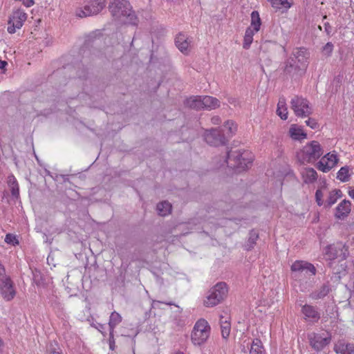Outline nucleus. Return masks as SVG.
Wrapping results in <instances>:
<instances>
[{
    "label": "nucleus",
    "instance_id": "nucleus-33",
    "mask_svg": "<svg viewBox=\"0 0 354 354\" xmlns=\"http://www.w3.org/2000/svg\"><path fill=\"white\" fill-rule=\"evenodd\" d=\"M350 176L348 166L341 167L337 173V178L343 183L348 182L350 180Z\"/></svg>",
    "mask_w": 354,
    "mask_h": 354
},
{
    "label": "nucleus",
    "instance_id": "nucleus-20",
    "mask_svg": "<svg viewBox=\"0 0 354 354\" xmlns=\"http://www.w3.org/2000/svg\"><path fill=\"white\" fill-rule=\"evenodd\" d=\"M203 109L212 110L220 106L219 100L214 97L205 95L202 96Z\"/></svg>",
    "mask_w": 354,
    "mask_h": 354
},
{
    "label": "nucleus",
    "instance_id": "nucleus-7",
    "mask_svg": "<svg viewBox=\"0 0 354 354\" xmlns=\"http://www.w3.org/2000/svg\"><path fill=\"white\" fill-rule=\"evenodd\" d=\"M308 339L311 348L320 352L330 343L331 336L325 333H311L308 334Z\"/></svg>",
    "mask_w": 354,
    "mask_h": 354
},
{
    "label": "nucleus",
    "instance_id": "nucleus-46",
    "mask_svg": "<svg viewBox=\"0 0 354 354\" xmlns=\"http://www.w3.org/2000/svg\"><path fill=\"white\" fill-rule=\"evenodd\" d=\"M77 75V77L80 79L86 78V70L82 69L81 71H78Z\"/></svg>",
    "mask_w": 354,
    "mask_h": 354
},
{
    "label": "nucleus",
    "instance_id": "nucleus-28",
    "mask_svg": "<svg viewBox=\"0 0 354 354\" xmlns=\"http://www.w3.org/2000/svg\"><path fill=\"white\" fill-rule=\"evenodd\" d=\"M259 239V233L255 230H252L249 232V237L248 241L245 244V249L248 251L254 248Z\"/></svg>",
    "mask_w": 354,
    "mask_h": 354
},
{
    "label": "nucleus",
    "instance_id": "nucleus-1",
    "mask_svg": "<svg viewBox=\"0 0 354 354\" xmlns=\"http://www.w3.org/2000/svg\"><path fill=\"white\" fill-rule=\"evenodd\" d=\"M109 10L115 21L132 25L137 24V17L127 0H113L109 4Z\"/></svg>",
    "mask_w": 354,
    "mask_h": 354
},
{
    "label": "nucleus",
    "instance_id": "nucleus-52",
    "mask_svg": "<svg viewBox=\"0 0 354 354\" xmlns=\"http://www.w3.org/2000/svg\"><path fill=\"white\" fill-rule=\"evenodd\" d=\"M87 47L85 46L82 49L81 51L83 53V59H85V55L88 53V51L86 49Z\"/></svg>",
    "mask_w": 354,
    "mask_h": 354
},
{
    "label": "nucleus",
    "instance_id": "nucleus-39",
    "mask_svg": "<svg viewBox=\"0 0 354 354\" xmlns=\"http://www.w3.org/2000/svg\"><path fill=\"white\" fill-rule=\"evenodd\" d=\"M5 242L12 245L19 244V241L17 240L16 236L12 234H7L6 235Z\"/></svg>",
    "mask_w": 354,
    "mask_h": 354
},
{
    "label": "nucleus",
    "instance_id": "nucleus-59",
    "mask_svg": "<svg viewBox=\"0 0 354 354\" xmlns=\"http://www.w3.org/2000/svg\"><path fill=\"white\" fill-rule=\"evenodd\" d=\"M176 354H183V353L180 352V353H177Z\"/></svg>",
    "mask_w": 354,
    "mask_h": 354
},
{
    "label": "nucleus",
    "instance_id": "nucleus-4",
    "mask_svg": "<svg viewBox=\"0 0 354 354\" xmlns=\"http://www.w3.org/2000/svg\"><path fill=\"white\" fill-rule=\"evenodd\" d=\"M227 292L228 288L226 283H217L209 290L208 295L204 300V305L208 308L218 305L226 297Z\"/></svg>",
    "mask_w": 354,
    "mask_h": 354
},
{
    "label": "nucleus",
    "instance_id": "nucleus-5",
    "mask_svg": "<svg viewBox=\"0 0 354 354\" xmlns=\"http://www.w3.org/2000/svg\"><path fill=\"white\" fill-rule=\"evenodd\" d=\"M210 326L205 319H198L193 328L191 339L194 345L201 346L206 342L210 334Z\"/></svg>",
    "mask_w": 354,
    "mask_h": 354
},
{
    "label": "nucleus",
    "instance_id": "nucleus-37",
    "mask_svg": "<svg viewBox=\"0 0 354 354\" xmlns=\"http://www.w3.org/2000/svg\"><path fill=\"white\" fill-rule=\"evenodd\" d=\"M339 350L341 354H354V344H343Z\"/></svg>",
    "mask_w": 354,
    "mask_h": 354
},
{
    "label": "nucleus",
    "instance_id": "nucleus-13",
    "mask_svg": "<svg viewBox=\"0 0 354 354\" xmlns=\"http://www.w3.org/2000/svg\"><path fill=\"white\" fill-rule=\"evenodd\" d=\"M338 161L339 158L335 151L330 152L321 158L317 163L316 167L322 172L326 173L335 167Z\"/></svg>",
    "mask_w": 354,
    "mask_h": 354
},
{
    "label": "nucleus",
    "instance_id": "nucleus-40",
    "mask_svg": "<svg viewBox=\"0 0 354 354\" xmlns=\"http://www.w3.org/2000/svg\"><path fill=\"white\" fill-rule=\"evenodd\" d=\"M338 199V196H335L334 194H332L330 192L329 194V196L328 199L326 200V206L328 207H330L333 204L336 203V201Z\"/></svg>",
    "mask_w": 354,
    "mask_h": 354
},
{
    "label": "nucleus",
    "instance_id": "nucleus-36",
    "mask_svg": "<svg viewBox=\"0 0 354 354\" xmlns=\"http://www.w3.org/2000/svg\"><path fill=\"white\" fill-rule=\"evenodd\" d=\"M297 66L295 65V60L292 57H290L285 62L283 71L286 74H291L297 69Z\"/></svg>",
    "mask_w": 354,
    "mask_h": 354
},
{
    "label": "nucleus",
    "instance_id": "nucleus-18",
    "mask_svg": "<svg viewBox=\"0 0 354 354\" xmlns=\"http://www.w3.org/2000/svg\"><path fill=\"white\" fill-rule=\"evenodd\" d=\"M301 312L305 315L306 318L311 319L313 322H317L320 319V314L317 311V308L305 304L301 308Z\"/></svg>",
    "mask_w": 354,
    "mask_h": 354
},
{
    "label": "nucleus",
    "instance_id": "nucleus-14",
    "mask_svg": "<svg viewBox=\"0 0 354 354\" xmlns=\"http://www.w3.org/2000/svg\"><path fill=\"white\" fill-rule=\"evenodd\" d=\"M0 294L6 301L12 300L15 297L16 290L10 277L0 281Z\"/></svg>",
    "mask_w": 354,
    "mask_h": 354
},
{
    "label": "nucleus",
    "instance_id": "nucleus-9",
    "mask_svg": "<svg viewBox=\"0 0 354 354\" xmlns=\"http://www.w3.org/2000/svg\"><path fill=\"white\" fill-rule=\"evenodd\" d=\"M106 6V0H90L83 9L77 12L79 17H86L98 14Z\"/></svg>",
    "mask_w": 354,
    "mask_h": 354
},
{
    "label": "nucleus",
    "instance_id": "nucleus-35",
    "mask_svg": "<svg viewBox=\"0 0 354 354\" xmlns=\"http://www.w3.org/2000/svg\"><path fill=\"white\" fill-rule=\"evenodd\" d=\"M272 6L276 10L285 9L290 8L291 4L288 0H269Z\"/></svg>",
    "mask_w": 354,
    "mask_h": 354
},
{
    "label": "nucleus",
    "instance_id": "nucleus-49",
    "mask_svg": "<svg viewBox=\"0 0 354 354\" xmlns=\"http://www.w3.org/2000/svg\"><path fill=\"white\" fill-rule=\"evenodd\" d=\"M49 354H62L60 352L57 351L55 348H53L52 346L48 349Z\"/></svg>",
    "mask_w": 354,
    "mask_h": 354
},
{
    "label": "nucleus",
    "instance_id": "nucleus-17",
    "mask_svg": "<svg viewBox=\"0 0 354 354\" xmlns=\"http://www.w3.org/2000/svg\"><path fill=\"white\" fill-rule=\"evenodd\" d=\"M351 203L349 201L344 199L335 208V216L338 219H343L346 217L351 212Z\"/></svg>",
    "mask_w": 354,
    "mask_h": 354
},
{
    "label": "nucleus",
    "instance_id": "nucleus-24",
    "mask_svg": "<svg viewBox=\"0 0 354 354\" xmlns=\"http://www.w3.org/2000/svg\"><path fill=\"white\" fill-rule=\"evenodd\" d=\"M122 322L121 315L117 312H113L109 317V335L111 337H113V333L115 327Z\"/></svg>",
    "mask_w": 354,
    "mask_h": 354
},
{
    "label": "nucleus",
    "instance_id": "nucleus-42",
    "mask_svg": "<svg viewBox=\"0 0 354 354\" xmlns=\"http://www.w3.org/2000/svg\"><path fill=\"white\" fill-rule=\"evenodd\" d=\"M306 124L313 129H317L319 126L317 121L313 118H309L308 120H307L306 121Z\"/></svg>",
    "mask_w": 354,
    "mask_h": 354
},
{
    "label": "nucleus",
    "instance_id": "nucleus-43",
    "mask_svg": "<svg viewBox=\"0 0 354 354\" xmlns=\"http://www.w3.org/2000/svg\"><path fill=\"white\" fill-rule=\"evenodd\" d=\"M8 277H10L6 274L4 266L0 262V281L5 280Z\"/></svg>",
    "mask_w": 354,
    "mask_h": 354
},
{
    "label": "nucleus",
    "instance_id": "nucleus-23",
    "mask_svg": "<svg viewBox=\"0 0 354 354\" xmlns=\"http://www.w3.org/2000/svg\"><path fill=\"white\" fill-rule=\"evenodd\" d=\"M302 178L305 183H312L317 178V171L310 167L305 168L301 172Z\"/></svg>",
    "mask_w": 354,
    "mask_h": 354
},
{
    "label": "nucleus",
    "instance_id": "nucleus-12",
    "mask_svg": "<svg viewBox=\"0 0 354 354\" xmlns=\"http://www.w3.org/2000/svg\"><path fill=\"white\" fill-rule=\"evenodd\" d=\"M27 19V15L21 10L13 11L8 21L7 30L13 34L17 30L20 29Z\"/></svg>",
    "mask_w": 354,
    "mask_h": 354
},
{
    "label": "nucleus",
    "instance_id": "nucleus-2",
    "mask_svg": "<svg viewBox=\"0 0 354 354\" xmlns=\"http://www.w3.org/2000/svg\"><path fill=\"white\" fill-rule=\"evenodd\" d=\"M254 156L249 151H230L227 153L225 162L236 171L241 172L252 165Z\"/></svg>",
    "mask_w": 354,
    "mask_h": 354
},
{
    "label": "nucleus",
    "instance_id": "nucleus-54",
    "mask_svg": "<svg viewBox=\"0 0 354 354\" xmlns=\"http://www.w3.org/2000/svg\"><path fill=\"white\" fill-rule=\"evenodd\" d=\"M348 195L354 199V188L349 190Z\"/></svg>",
    "mask_w": 354,
    "mask_h": 354
},
{
    "label": "nucleus",
    "instance_id": "nucleus-53",
    "mask_svg": "<svg viewBox=\"0 0 354 354\" xmlns=\"http://www.w3.org/2000/svg\"><path fill=\"white\" fill-rule=\"evenodd\" d=\"M113 344H114L113 337H111V336L109 335V346H110L111 349H113Z\"/></svg>",
    "mask_w": 354,
    "mask_h": 354
},
{
    "label": "nucleus",
    "instance_id": "nucleus-58",
    "mask_svg": "<svg viewBox=\"0 0 354 354\" xmlns=\"http://www.w3.org/2000/svg\"><path fill=\"white\" fill-rule=\"evenodd\" d=\"M243 351L246 352L245 346L243 345V348L242 349Z\"/></svg>",
    "mask_w": 354,
    "mask_h": 354
},
{
    "label": "nucleus",
    "instance_id": "nucleus-48",
    "mask_svg": "<svg viewBox=\"0 0 354 354\" xmlns=\"http://www.w3.org/2000/svg\"><path fill=\"white\" fill-rule=\"evenodd\" d=\"M331 192L332 194H334L335 196H338V198L342 196V192L340 189H334Z\"/></svg>",
    "mask_w": 354,
    "mask_h": 354
},
{
    "label": "nucleus",
    "instance_id": "nucleus-29",
    "mask_svg": "<svg viewBox=\"0 0 354 354\" xmlns=\"http://www.w3.org/2000/svg\"><path fill=\"white\" fill-rule=\"evenodd\" d=\"M224 317L221 316L220 317V325L221 329V335L223 339H227L230 335L231 330V324L229 321L225 319L223 320Z\"/></svg>",
    "mask_w": 354,
    "mask_h": 354
},
{
    "label": "nucleus",
    "instance_id": "nucleus-30",
    "mask_svg": "<svg viewBox=\"0 0 354 354\" xmlns=\"http://www.w3.org/2000/svg\"><path fill=\"white\" fill-rule=\"evenodd\" d=\"M289 133L290 137L294 140H300L306 137V134L304 133L303 130L295 124L290 127Z\"/></svg>",
    "mask_w": 354,
    "mask_h": 354
},
{
    "label": "nucleus",
    "instance_id": "nucleus-10",
    "mask_svg": "<svg viewBox=\"0 0 354 354\" xmlns=\"http://www.w3.org/2000/svg\"><path fill=\"white\" fill-rule=\"evenodd\" d=\"M205 142L214 147L225 145L227 142V138L220 129H211L207 130L204 134Z\"/></svg>",
    "mask_w": 354,
    "mask_h": 354
},
{
    "label": "nucleus",
    "instance_id": "nucleus-51",
    "mask_svg": "<svg viewBox=\"0 0 354 354\" xmlns=\"http://www.w3.org/2000/svg\"><path fill=\"white\" fill-rule=\"evenodd\" d=\"M24 3L26 5V6L30 7L34 4V1L33 0H26V2H24Z\"/></svg>",
    "mask_w": 354,
    "mask_h": 354
},
{
    "label": "nucleus",
    "instance_id": "nucleus-22",
    "mask_svg": "<svg viewBox=\"0 0 354 354\" xmlns=\"http://www.w3.org/2000/svg\"><path fill=\"white\" fill-rule=\"evenodd\" d=\"M185 104L191 109L196 110L203 109L202 96H192L186 99Z\"/></svg>",
    "mask_w": 354,
    "mask_h": 354
},
{
    "label": "nucleus",
    "instance_id": "nucleus-55",
    "mask_svg": "<svg viewBox=\"0 0 354 354\" xmlns=\"http://www.w3.org/2000/svg\"><path fill=\"white\" fill-rule=\"evenodd\" d=\"M155 302H158V303H163V304H165L167 305H169V306H171V305H175L173 302H162V301H154L153 303Z\"/></svg>",
    "mask_w": 354,
    "mask_h": 354
},
{
    "label": "nucleus",
    "instance_id": "nucleus-57",
    "mask_svg": "<svg viewBox=\"0 0 354 354\" xmlns=\"http://www.w3.org/2000/svg\"><path fill=\"white\" fill-rule=\"evenodd\" d=\"M92 56H97V53H95V50L92 53Z\"/></svg>",
    "mask_w": 354,
    "mask_h": 354
},
{
    "label": "nucleus",
    "instance_id": "nucleus-25",
    "mask_svg": "<svg viewBox=\"0 0 354 354\" xmlns=\"http://www.w3.org/2000/svg\"><path fill=\"white\" fill-rule=\"evenodd\" d=\"M294 59H297L299 63H304L308 58V53L305 48H297L294 49L292 52Z\"/></svg>",
    "mask_w": 354,
    "mask_h": 354
},
{
    "label": "nucleus",
    "instance_id": "nucleus-6",
    "mask_svg": "<svg viewBox=\"0 0 354 354\" xmlns=\"http://www.w3.org/2000/svg\"><path fill=\"white\" fill-rule=\"evenodd\" d=\"M290 108L297 117L306 118L312 114V108L309 106V102L301 96L295 95L290 101Z\"/></svg>",
    "mask_w": 354,
    "mask_h": 354
},
{
    "label": "nucleus",
    "instance_id": "nucleus-15",
    "mask_svg": "<svg viewBox=\"0 0 354 354\" xmlns=\"http://www.w3.org/2000/svg\"><path fill=\"white\" fill-rule=\"evenodd\" d=\"M190 42L189 37L182 32L178 33L175 38L176 46L184 55H188Z\"/></svg>",
    "mask_w": 354,
    "mask_h": 354
},
{
    "label": "nucleus",
    "instance_id": "nucleus-38",
    "mask_svg": "<svg viewBox=\"0 0 354 354\" xmlns=\"http://www.w3.org/2000/svg\"><path fill=\"white\" fill-rule=\"evenodd\" d=\"M334 46L331 42L326 43L322 48V53L326 57H330L333 51Z\"/></svg>",
    "mask_w": 354,
    "mask_h": 354
},
{
    "label": "nucleus",
    "instance_id": "nucleus-47",
    "mask_svg": "<svg viewBox=\"0 0 354 354\" xmlns=\"http://www.w3.org/2000/svg\"><path fill=\"white\" fill-rule=\"evenodd\" d=\"M212 122L214 124H219L221 122V120L218 116H214L212 118Z\"/></svg>",
    "mask_w": 354,
    "mask_h": 354
},
{
    "label": "nucleus",
    "instance_id": "nucleus-16",
    "mask_svg": "<svg viewBox=\"0 0 354 354\" xmlns=\"http://www.w3.org/2000/svg\"><path fill=\"white\" fill-rule=\"evenodd\" d=\"M331 291V286L329 281L324 283L319 288L310 293L309 297L313 300L324 299Z\"/></svg>",
    "mask_w": 354,
    "mask_h": 354
},
{
    "label": "nucleus",
    "instance_id": "nucleus-44",
    "mask_svg": "<svg viewBox=\"0 0 354 354\" xmlns=\"http://www.w3.org/2000/svg\"><path fill=\"white\" fill-rule=\"evenodd\" d=\"M325 32L328 35H329L332 32V26L330 25L328 22L324 24Z\"/></svg>",
    "mask_w": 354,
    "mask_h": 354
},
{
    "label": "nucleus",
    "instance_id": "nucleus-21",
    "mask_svg": "<svg viewBox=\"0 0 354 354\" xmlns=\"http://www.w3.org/2000/svg\"><path fill=\"white\" fill-rule=\"evenodd\" d=\"M7 183L10 188L12 196L15 198H18L19 197V187L18 182L13 174H10L8 176Z\"/></svg>",
    "mask_w": 354,
    "mask_h": 354
},
{
    "label": "nucleus",
    "instance_id": "nucleus-32",
    "mask_svg": "<svg viewBox=\"0 0 354 354\" xmlns=\"http://www.w3.org/2000/svg\"><path fill=\"white\" fill-rule=\"evenodd\" d=\"M254 30H252L250 27L247 28L245 30V35H244V39H243V48L245 49H248L250 47L251 44L253 41V36L254 35Z\"/></svg>",
    "mask_w": 354,
    "mask_h": 354
},
{
    "label": "nucleus",
    "instance_id": "nucleus-19",
    "mask_svg": "<svg viewBox=\"0 0 354 354\" xmlns=\"http://www.w3.org/2000/svg\"><path fill=\"white\" fill-rule=\"evenodd\" d=\"M246 347L250 354H265V349L261 339L256 338L247 343Z\"/></svg>",
    "mask_w": 354,
    "mask_h": 354
},
{
    "label": "nucleus",
    "instance_id": "nucleus-27",
    "mask_svg": "<svg viewBox=\"0 0 354 354\" xmlns=\"http://www.w3.org/2000/svg\"><path fill=\"white\" fill-rule=\"evenodd\" d=\"M277 113L282 120H285L288 118V109L286 107V99L284 97L279 98L277 104Z\"/></svg>",
    "mask_w": 354,
    "mask_h": 354
},
{
    "label": "nucleus",
    "instance_id": "nucleus-11",
    "mask_svg": "<svg viewBox=\"0 0 354 354\" xmlns=\"http://www.w3.org/2000/svg\"><path fill=\"white\" fill-rule=\"evenodd\" d=\"M326 254L329 259H339V261L345 260L348 256V247L342 242L337 243L327 246Z\"/></svg>",
    "mask_w": 354,
    "mask_h": 354
},
{
    "label": "nucleus",
    "instance_id": "nucleus-34",
    "mask_svg": "<svg viewBox=\"0 0 354 354\" xmlns=\"http://www.w3.org/2000/svg\"><path fill=\"white\" fill-rule=\"evenodd\" d=\"M223 127L225 130L227 131L225 137L227 139L228 138L232 137L237 131V126L232 120L226 121Z\"/></svg>",
    "mask_w": 354,
    "mask_h": 354
},
{
    "label": "nucleus",
    "instance_id": "nucleus-26",
    "mask_svg": "<svg viewBox=\"0 0 354 354\" xmlns=\"http://www.w3.org/2000/svg\"><path fill=\"white\" fill-rule=\"evenodd\" d=\"M251 22H250V28H252V30L254 32H257L261 28V19L259 16V13L257 10H254L252 12L251 15Z\"/></svg>",
    "mask_w": 354,
    "mask_h": 354
},
{
    "label": "nucleus",
    "instance_id": "nucleus-31",
    "mask_svg": "<svg viewBox=\"0 0 354 354\" xmlns=\"http://www.w3.org/2000/svg\"><path fill=\"white\" fill-rule=\"evenodd\" d=\"M156 209L159 215L165 216L171 211V205L167 201H162L157 205Z\"/></svg>",
    "mask_w": 354,
    "mask_h": 354
},
{
    "label": "nucleus",
    "instance_id": "nucleus-3",
    "mask_svg": "<svg viewBox=\"0 0 354 354\" xmlns=\"http://www.w3.org/2000/svg\"><path fill=\"white\" fill-rule=\"evenodd\" d=\"M323 154L322 148L316 140L306 144L300 152L297 153L299 160L302 163H313Z\"/></svg>",
    "mask_w": 354,
    "mask_h": 354
},
{
    "label": "nucleus",
    "instance_id": "nucleus-41",
    "mask_svg": "<svg viewBox=\"0 0 354 354\" xmlns=\"http://www.w3.org/2000/svg\"><path fill=\"white\" fill-rule=\"evenodd\" d=\"M323 193L320 189H317L315 192V199L317 205L321 206L323 205Z\"/></svg>",
    "mask_w": 354,
    "mask_h": 354
},
{
    "label": "nucleus",
    "instance_id": "nucleus-50",
    "mask_svg": "<svg viewBox=\"0 0 354 354\" xmlns=\"http://www.w3.org/2000/svg\"><path fill=\"white\" fill-rule=\"evenodd\" d=\"M8 63L6 61L0 60V69H5Z\"/></svg>",
    "mask_w": 354,
    "mask_h": 354
},
{
    "label": "nucleus",
    "instance_id": "nucleus-8",
    "mask_svg": "<svg viewBox=\"0 0 354 354\" xmlns=\"http://www.w3.org/2000/svg\"><path fill=\"white\" fill-rule=\"evenodd\" d=\"M292 277L295 279L300 277L301 272H305L309 276H315L317 269L313 264L305 261H295L291 266Z\"/></svg>",
    "mask_w": 354,
    "mask_h": 354
},
{
    "label": "nucleus",
    "instance_id": "nucleus-56",
    "mask_svg": "<svg viewBox=\"0 0 354 354\" xmlns=\"http://www.w3.org/2000/svg\"><path fill=\"white\" fill-rule=\"evenodd\" d=\"M3 341L2 340V339L0 337V352L2 351V349L3 348Z\"/></svg>",
    "mask_w": 354,
    "mask_h": 354
},
{
    "label": "nucleus",
    "instance_id": "nucleus-45",
    "mask_svg": "<svg viewBox=\"0 0 354 354\" xmlns=\"http://www.w3.org/2000/svg\"><path fill=\"white\" fill-rule=\"evenodd\" d=\"M96 328L104 335L105 336L106 334L104 332V330H105L106 328V326L104 324H97V326H96Z\"/></svg>",
    "mask_w": 354,
    "mask_h": 354
}]
</instances>
